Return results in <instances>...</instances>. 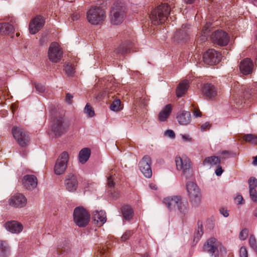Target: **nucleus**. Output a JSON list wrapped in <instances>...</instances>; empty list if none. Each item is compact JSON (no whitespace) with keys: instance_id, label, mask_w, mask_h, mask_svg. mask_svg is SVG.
Segmentation results:
<instances>
[{"instance_id":"nucleus-1","label":"nucleus","mask_w":257,"mask_h":257,"mask_svg":"<svg viewBox=\"0 0 257 257\" xmlns=\"http://www.w3.org/2000/svg\"><path fill=\"white\" fill-rule=\"evenodd\" d=\"M172 6L168 3H161L155 9H153L150 15V18L152 23L154 25H159L164 23L170 15Z\"/></svg>"},{"instance_id":"nucleus-2","label":"nucleus","mask_w":257,"mask_h":257,"mask_svg":"<svg viewBox=\"0 0 257 257\" xmlns=\"http://www.w3.org/2000/svg\"><path fill=\"white\" fill-rule=\"evenodd\" d=\"M110 13L111 23L114 25L120 24L126 17V6L121 2H117L114 4Z\"/></svg>"},{"instance_id":"nucleus-3","label":"nucleus","mask_w":257,"mask_h":257,"mask_svg":"<svg viewBox=\"0 0 257 257\" xmlns=\"http://www.w3.org/2000/svg\"><path fill=\"white\" fill-rule=\"evenodd\" d=\"M254 87V88H249L247 86H240L238 82H235L231 88L233 97L236 98L238 96L248 98L250 96L257 97V90H255V88H257V84Z\"/></svg>"},{"instance_id":"nucleus-4","label":"nucleus","mask_w":257,"mask_h":257,"mask_svg":"<svg viewBox=\"0 0 257 257\" xmlns=\"http://www.w3.org/2000/svg\"><path fill=\"white\" fill-rule=\"evenodd\" d=\"M105 18V11L100 7H93L87 13L88 21L92 25L100 24Z\"/></svg>"},{"instance_id":"nucleus-5","label":"nucleus","mask_w":257,"mask_h":257,"mask_svg":"<svg viewBox=\"0 0 257 257\" xmlns=\"http://www.w3.org/2000/svg\"><path fill=\"white\" fill-rule=\"evenodd\" d=\"M12 133L20 146L25 147L28 145L30 142L29 134L23 127L14 126L12 128Z\"/></svg>"},{"instance_id":"nucleus-6","label":"nucleus","mask_w":257,"mask_h":257,"mask_svg":"<svg viewBox=\"0 0 257 257\" xmlns=\"http://www.w3.org/2000/svg\"><path fill=\"white\" fill-rule=\"evenodd\" d=\"M175 162L177 169L181 171L186 179L190 178L193 175L190 160L186 156L176 157Z\"/></svg>"},{"instance_id":"nucleus-7","label":"nucleus","mask_w":257,"mask_h":257,"mask_svg":"<svg viewBox=\"0 0 257 257\" xmlns=\"http://www.w3.org/2000/svg\"><path fill=\"white\" fill-rule=\"evenodd\" d=\"M73 220L79 227H84L89 222V215L83 207H77L73 211Z\"/></svg>"},{"instance_id":"nucleus-8","label":"nucleus","mask_w":257,"mask_h":257,"mask_svg":"<svg viewBox=\"0 0 257 257\" xmlns=\"http://www.w3.org/2000/svg\"><path fill=\"white\" fill-rule=\"evenodd\" d=\"M186 189L190 201L194 205L198 206L201 198V194L198 186L194 182L188 181L186 183Z\"/></svg>"},{"instance_id":"nucleus-9","label":"nucleus","mask_w":257,"mask_h":257,"mask_svg":"<svg viewBox=\"0 0 257 257\" xmlns=\"http://www.w3.org/2000/svg\"><path fill=\"white\" fill-rule=\"evenodd\" d=\"M69 155L67 152H63L60 155L54 166V172L56 174L61 175L65 171Z\"/></svg>"},{"instance_id":"nucleus-10","label":"nucleus","mask_w":257,"mask_h":257,"mask_svg":"<svg viewBox=\"0 0 257 257\" xmlns=\"http://www.w3.org/2000/svg\"><path fill=\"white\" fill-rule=\"evenodd\" d=\"M48 54L49 59L52 62L57 63L61 59L63 52L57 43L53 42L49 47Z\"/></svg>"},{"instance_id":"nucleus-11","label":"nucleus","mask_w":257,"mask_h":257,"mask_svg":"<svg viewBox=\"0 0 257 257\" xmlns=\"http://www.w3.org/2000/svg\"><path fill=\"white\" fill-rule=\"evenodd\" d=\"M151 164V158L148 155L144 156L139 164L141 172L147 178H150L152 176Z\"/></svg>"},{"instance_id":"nucleus-12","label":"nucleus","mask_w":257,"mask_h":257,"mask_svg":"<svg viewBox=\"0 0 257 257\" xmlns=\"http://www.w3.org/2000/svg\"><path fill=\"white\" fill-rule=\"evenodd\" d=\"M211 38L214 44L221 46L227 45L229 41L228 34L222 30H217L213 32Z\"/></svg>"},{"instance_id":"nucleus-13","label":"nucleus","mask_w":257,"mask_h":257,"mask_svg":"<svg viewBox=\"0 0 257 257\" xmlns=\"http://www.w3.org/2000/svg\"><path fill=\"white\" fill-rule=\"evenodd\" d=\"M203 60L207 65L216 64L221 60V54L214 49H209L203 54Z\"/></svg>"},{"instance_id":"nucleus-14","label":"nucleus","mask_w":257,"mask_h":257,"mask_svg":"<svg viewBox=\"0 0 257 257\" xmlns=\"http://www.w3.org/2000/svg\"><path fill=\"white\" fill-rule=\"evenodd\" d=\"M219 243L216 238L212 237L208 239L203 245L205 251L210 254L211 257H218V246Z\"/></svg>"},{"instance_id":"nucleus-15","label":"nucleus","mask_w":257,"mask_h":257,"mask_svg":"<svg viewBox=\"0 0 257 257\" xmlns=\"http://www.w3.org/2000/svg\"><path fill=\"white\" fill-rule=\"evenodd\" d=\"M68 127V122L62 116L57 117L54 121L52 131L56 136H60L64 134Z\"/></svg>"},{"instance_id":"nucleus-16","label":"nucleus","mask_w":257,"mask_h":257,"mask_svg":"<svg viewBox=\"0 0 257 257\" xmlns=\"http://www.w3.org/2000/svg\"><path fill=\"white\" fill-rule=\"evenodd\" d=\"M9 204L16 208H23L26 206L27 199L21 193H18L12 196L9 201Z\"/></svg>"},{"instance_id":"nucleus-17","label":"nucleus","mask_w":257,"mask_h":257,"mask_svg":"<svg viewBox=\"0 0 257 257\" xmlns=\"http://www.w3.org/2000/svg\"><path fill=\"white\" fill-rule=\"evenodd\" d=\"M65 186L68 191L70 192L76 191L78 186L77 177L72 174H68L65 180Z\"/></svg>"},{"instance_id":"nucleus-18","label":"nucleus","mask_w":257,"mask_h":257,"mask_svg":"<svg viewBox=\"0 0 257 257\" xmlns=\"http://www.w3.org/2000/svg\"><path fill=\"white\" fill-rule=\"evenodd\" d=\"M45 21L43 17L37 16L33 19L29 24L30 33L35 34L43 26Z\"/></svg>"},{"instance_id":"nucleus-19","label":"nucleus","mask_w":257,"mask_h":257,"mask_svg":"<svg viewBox=\"0 0 257 257\" xmlns=\"http://www.w3.org/2000/svg\"><path fill=\"white\" fill-rule=\"evenodd\" d=\"M22 182L25 188L29 190H33L38 184L37 178L33 175H25L23 178Z\"/></svg>"},{"instance_id":"nucleus-20","label":"nucleus","mask_w":257,"mask_h":257,"mask_svg":"<svg viewBox=\"0 0 257 257\" xmlns=\"http://www.w3.org/2000/svg\"><path fill=\"white\" fill-rule=\"evenodd\" d=\"M181 198L180 196L168 197L163 199V202L170 211H175L177 208Z\"/></svg>"},{"instance_id":"nucleus-21","label":"nucleus","mask_w":257,"mask_h":257,"mask_svg":"<svg viewBox=\"0 0 257 257\" xmlns=\"http://www.w3.org/2000/svg\"><path fill=\"white\" fill-rule=\"evenodd\" d=\"M202 93L207 99H212L217 95V92L215 86L210 83H206L202 88Z\"/></svg>"},{"instance_id":"nucleus-22","label":"nucleus","mask_w":257,"mask_h":257,"mask_svg":"<svg viewBox=\"0 0 257 257\" xmlns=\"http://www.w3.org/2000/svg\"><path fill=\"white\" fill-rule=\"evenodd\" d=\"M253 64L249 58H245L241 61L239 64V69L244 75L250 74L253 70Z\"/></svg>"},{"instance_id":"nucleus-23","label":"nucleus","mask_w":257,"mask_h":257,"mask_svg":"<svg viewBox=\"0 0 257 257\" xmlns=\"http://www.w3.org/2000/svg\"><path fill=\"white\" fill-rule=\"evenodd\" d=\"M6 229L12 233H19L23 229V225L17 221H10L5 224Z\"/></svg>"},{"instance_id":"nucleus-24","label":"nucleus","mask_w":257,"mask_h":257,"mask_svg":"<svg viewBox=\"0 0 257 257\" xmlns=\"http://www.w3.org/2000/svg\"><path fill=\"white\" fill-rule=\"evenodd\" d=\"M186 26H182V28L176 31L174 36V40L178 43L186 42L189 38L188 32L184 29Z\"/></svg>"},{"instance_id":"nucleus-25","label":"nucleus","mask_w":257,"mask_h":257,"mask_svg":"<svg viewBox=\"0 0 257 257\" xmlns=\"http://www.w3.org/2000/svg\"><path fill=\"white\" fill-rule=\"evenodd\" d=\"M177 119L180 124L187 125L191 121V113L188 111H180L178 113Z\"/></svg>"},{"instance_id":"nucleus-26","label":"nucleus","mask_w":257,"mask_h":257,"mask_svg":"<svg viewBox=\"0 0 257 257\" xmlns=\"http://www.w3.org/2000/svg\"><path fill=\"white\" fill-rule=\"evenodd\" d=\"M92 218L94 221L96 222L97 225H101L106 221L105 212L103 210L99 211L95 210L93 212Z\"/></svg>"},{"instance_id":"nucleus-27","label":"nucleus","mask_w":257,"mask_h":257,"mask_svg":"<svg viewBox=\"0 0 257 257\" xmlns=\"http://www.w3.org/2000/svg\"><path fill=\"white\" fill-rule=\"evenodd\" d=\"M188 87L189 82L187 80H185L181 82L176 89V95L177 97H180L182 96L186 92Z\"/></svg>"},{"instance_id":"nucleus-28","label":"nucleus","mask_w":257,"mask_h":257,"mask_svg":"<svg viewBox=\"0 0 257 257\" xmlns=\"http://www.w3.org/2000/svg\"><path fill=\"white\" fill-rule=\"evenodd\" d=\"M172 111L171 104L166 105L160 112L158 116L159 120L161 121H165L168 118Z\"/></svg>"},{"instance_id":"nucleus-29","label":"nucleus","mask_w":257,"mask_h":257,"mask_svg":"<svg viewBox=\"0 0 257 257\" xmlns=\"http://www.w3.org/2000/svg\"><path fill=\"white\" fill-rule=\"evenodd\" d=\"M133 47V43L127 41L120 45L116 49V53L124 54L129 52Z\"/></svg>"},{"instance_id":"nucleus-30","label":"nucleus","mask_w":257,"mask_h":257,"mask_svg":"<svg viewBox=\"0 0 257 257\" xmlns=\"http://www.w3.org/2000/svg\"><path fill=\"white\" fill-rule=\"evenodd\" d=\"M91 154L90 150L87 148L82 149L79 153V162L83 164L89 159Z\"/></svg>"},{"instance_id":"nucleus-31","label":"nucleus","mask_w":257,"mask_h":257,"mask_svg":"<svg viewBox=\"0 0 257 257\" xmlns=\"http://www.w3.org/2000/svg\"><path fill=\"white\" fill-rule=\"evenodd\" d=\"M10 247L5 241H0V257H8L10 254Z\"/></svg>"},{"instance_id":"nucleus-32","label":"nucleus","mask_w":257,"mask_h":257,"mask_svg":"<svg viewBox=\"0 0 257 257\" xmlns=\"http://www.w3.org/2000/svg\"><path fill=\"white\" fill-rule=\"evenodd\" d=\"M220 163V158L215 156L207 157L203 162V165L204 166H219Z\"/></svg>"},{"instance_id":"nucleus-33","label":"nucleus","mask_w":257,"mask_h":257,"mask_svg":"<svg viewBox=\"0 0 257 257\" xmlns=\"http://www.w3.org/2000/svg\"><path fill=\"white\" fill-rule=\"evenodd\" d=\"M121 211L124 219L129 220L132 218L134 211L129 205L123 206L121 208Z\"/></svg>"},{"instance_id":"nucleus-34","label":"nucleus","mask_w":257,"mask_h":257,"mask_svg":"<svg viewBox=\"0 0 257 257\" xmlns=\"http://www.w3.org/2000/svg\"><path fill=\"white\" fill-rule=\"evenodd\" d=\"M13 27L9 23L0 24V34L8 35L13 32Z\"/></svg>"},{"instance_id":"nucleus-35","label":"nucleus","mask_w":257,"mask_h":257,"mask_svg":"<svg viewBox=\"0 0 257 257\" xmlns=\"http://www.w3.org/2000/svg\"><path fill=\"white\" fill-rule=\"evenodd\" d=\"M189 208V204L188 202L182 201V198H181L177 207V209L179 212L182 214H186L188 212Z\"/></svg>"},{"instance_id":"nucleus-36","label":"nucleus","mask_w":257,"mask_h":257,"mask_svg":"<svg viewBox=\"0 0 257 257\" xmlns=\"http://www.w3.org/2000/svg\"><path fill=\"white\" fill-rule=\"evenodd\" d=\"M243 139L246 142L250 143L252 144L255 145L257 144V136L249 134L245 135L243 137Z\"/></svg>"},{"instance_id":"nucleus-37","label":"nucleus","mask_w":257,"mask_h":257,"mask_svg":"<svg viewBox=\"0 0 257 257\" xmlns=\"http://www.w3.org/2000/svg\"><path fill=\"white\" fill-rule=\"evenodd\" d=\"M119 99L114 100L110 105V109L113 111H118L121 109Z\"/></svg>"},{"instance_id":"nucleus-38","label":"nucleus","mask_w":257,"mask_h":257,"mask_svg":"<svg viewBox=\"0 0 257 257\" xmlns=\"http://www.w3.org/2000/svg\"><path fill=\"white\" fill-rule=\"evenodd\" d=\"M211 24L210 23H207L206 25L203 27L202 29V33H203V35H202L201 36L200 40L203 41L205 42L207 40V36L206 34L208 33L209 31V28L211 27Z\"/></svg>"},{"instance_id":"nucleus-39","label":"nucleus","mask_w":257,"mask_h":257,"mask_svg":"<svg viewBox=\"0 0 257 257\" xmlns=\"http://www.w3.org/2000/svg\"><path fill=\"white\" fill-rule=\"evenodd\" d=\"M248 241L250 247L252 248L254 251L257 252L256 240L253 235H250Z\"/></svg>"},{"instance_id":"nucleus-40","label":"nucleus","mask_w":257,"mask_h":257,"mask_svg":"<svg viewBox=\"0 0 257 257\" xmlns=\"http://www.w3.org/2000/svg\"><path fill=\"white\" fill-rule=\"evenodd\" d=\"M84 111L85 113L87 114L89 117H92L94 115V111L89 103L86 104Z\"/></svg>"},{"instance_id":"nucleus-41","label":"nucleus","mask_w":257,"mask_h":257,"mask_svg":"<svg viewBox=\"0 0 257 257\" xmlns=\"http://www.w3.org/2000/svg\"><path fill=\"white\" fill-rule=\"evenodd\" d=\"M64 70L66 73L69 76H72L75 72V68L71 64H67L65 66Z\"/></svg>"},{"instance_id":"nucleus-42","label":"nucleus","mask_w":257,"mask_h":257,"mask_svg":"<svg viewBox=\"0 0 257 257\" xmlns=\"http://www.w3.org/2000/svg\"><path fill=\"white\" fill-rule=\"evenodd\" d=\"M250 197L252 201L257 202V192L253 187L249 188Z\"/></svg>"},{"instance_id":"nucleus-43","label":"nucleus","mask_w":257,"mask_h":257,"mask_svg":"<svg viewBox=\"0 0 257 257\" xmlns=\"http://www.w3.org/2000/svg\"><path fill=\"white\" fill-rule=\"evenodd\" d=\"M248 230L247 229H242L239 233V238L240 240H245L247 236H248Z\"/></svg>"},{"instance_id":"nucleus-44","label":"nucleus","mask_w":257,"mask_h":257,"mask_svg":"<svg viewBox=\"0 0 257 257\" xmlns=\"http://www.w3.org/2000/svg\"><path fill=\"white\" fill-rule=\"evenodd\" d=\"M133 234V232L131 230L126 231L121 237V240L125 241L128 239Z\"/></svg>"},{"instance_id":"nucleus-45","label":"nucleus","mask_w":257,"mask_h":257,"mask_svg":"<svg viewBox=\"0 0 257 257\" xmlns=\"http://www.w3.org/2000/svg\"><path fill=\"white\" fill-rule=\"evenodd\" d=\"M249 187H253L255 188L257 186V179L254 177H251L248 180Z\"/></svg>"},{"instance_id":"nucleus-46","label":"nucleus","mask_w":257,"mask_h":257,"mask_svg":"<svg viewBox=\"0 0 257 257\" xmlns=\"http://www.w3.org/2000/svg\"><path fill=\"white\" fill-rule=\"evenodd\" d=\"M240 257H248V253L246 247L241 246L239 250Z\"/></svg>"},{"instance_id":"nucleus-47","label":"nucleus","mask_w":257,"mask_h":257,"mask_svg":"<svg viewBox=\"0 0 257 257\" xmlns=\"http://www.w3.org/2000/svg\"><path fill=\"white\" fill-rule=\"evenodd\" d=\"M203 233L202 226L198 227L197 230L196 231L195 233V238L197 239H199L202 236Z\"/></svg>"},{"instance_id":"nucleus-48","label":"nucleus","mask_w":257,"mask_h":257,"mask_svg":"<svg viewBox=\"0 0 257 257\" xmlns=\"http://www.w3.org/2000/svg\"><path fill=\"white\" fill-rule=\"evenodd\" d=\"M35 86L37 91L40 93L44 92L45 90V87L41 84L35 83Z\"/></svg>"},{"instance_id":"nucleus-49","label":"nucleus","mask_w":257,"mask_h":257,"mask_svg":"<svg viewBox=\"0 0 257 257\" xmlns=\"http://www.w3.org/2000/svg\"><path fill=\"white\" fill-rule=\"evenodd\" d=\"M165 135L171 138L174 139L175 137V133L171 130H168L165 132Z\"/></svg>"},{"instance_id":"nucleus-50","label":"nucleus","mask_w":257,"mask_h":257,"mask_svg":"<svg viewBox=\"0 0 257 257\" xmlns=\"http://www.w3.org/2000/svg\"><path fill=\"white\" fill-rule=\"evenodd\" d=\"M107 185L109 187H112L114 185L112 175H110L107 178Z\"/></svg>"},{"instance_id":"nucleus-51","label":"nucleus","mask_w":257,"mask_h":257,"mask_svg":"<svg viewBox=\"0 0 257 257\" xmlns=\"http://www.w3.org/2000/svg\"><path fill=\"white\" fill-rule=\"evenodd\" d=\"M219 212L224 217H227L229 215L228 211L223 208H220Z\"/></svg>"},{"instance_id":"nucleus-52","label":"nucleus","mask_w":257,"mask_h":257,"mask_svg":"<svg viewBox=\"0 0 257 257\" xmlns=\"http://www.w3.org/2000/svg\"><path fill=\"white\" fill-rule=\"evenodd\" d=\"M193 115L196 117H199L201 116V112L199 109L197 108H194L193 112Z\"/></svg>"},{"instance_id":"nucleus-53","label":"nucleus","mask_w":257,"mask_h":257,"mask_svg":"<svg viewBox=\"0 0 257 257\" xmlns=\"http://www.w3.org/2000/svg\"><path fill=\"white\" fill-rule=\"evenodd\" d=\"M72 98L73 95L72 94L70 93H67L66 96L65 100L68 103L70 104L72 102Z\"/></svg>"},{"instance_id":"nucleus-54","label":"nucleus","mask_w":257,"mask_h":257,"mask_svg":"<svg viewBox=\"0 0 257 257\" xmlns=\"http://www.w3.org/2000/svg\"><path fill=\"white\" fill-rule=\"evenodd\" d=\"M218 166V168L215 170V174L217 176H220L221 175V174L223 173V170H222V168L220 166H219V165Z\"/></svg>"},{"instance_id":"nucleus-55","label":"nucleus","mask_w":257,"mask_h":257,"mask_svg":"<svg viewBox=\"0 0 257 257\" xmlns=\"http://www.w3.org/2000/svg\"><path fill=\"white\" fill-rule=\"evenodd\" d=\"M210 126V124L208 122H206L205 123H203L201 126V129L202 131H204L205 130V129L207 127H208Z\"/></svg>"},{"instance_id":"nucleus-56","label":"nucleus","mask_w":257,"mask_h":257,"mask_svg":"<svg viewBox=\"0 0 257 257\" xmlns=\"http://www.w3.org/2000/svg\"><path fill=\"white\" fill-rule=\"evenodd\" d=\"M182 138L183 139V140L185 141L190 142L191 141V138L189 137V136L188 135H181Z\"/></svg>"},{"instance_id":"nucleus-57","label":"nucleus","mask_w":257,"mask_h":257,"mask_svg":"<svg viewBox=\"0 0 257 257\" xmlns=\"http://www.w3.org/2000/svg\"><path fill=\"white\" fill-rule=\"evenodd\" d=\"M80 17V16L78 14H74L72 15L71 18L73 21H76Z\"/></svg>"},{"instance_id":"nucleus-58","label":"nucleus","mask_w":257,"mask_h":257,"mask_svg":"<svg viewBox=\"0 0 257 257\" xmlns=\"http://www.w3.org/2000/svg\"><path fill=\"white\" fill-rule=\"evenodd\" d=\"M46 41V38L45 37H42L40 40V43L41 45H43Z\"/></svg>"},{"instance_id":"nucleus-59","label":"nucleus","mask_w":257,"mask_h":257,"mask_svg":"<svg viewBox=\"0 0 257 257\" xmlns=\"http://www.w3.org/2000/svg\"><path fill=\"white\" fill-rule=\"evenodd\" d=\"M238 202V204H241V201L242 200V197L241 196H238L235 199Z\"/></svg>"},{"instance_id":"nucleus-60","label":"nucleus","mask_w":257,"mask_h":257,"mask_svg":"<svg viewBox=\"0 0 257 257\" xmlns=\"http://www.w3.org/2000/svg\"><path fill=\"white\" fill-rule=\"evenodd\" d=\"M184 2L186 3V4H193L195 0H183Z\"/></svg>"},{"instance_id":"nucleus-61","label":"nucleus","mask_w":257,"mask_h":257,"mask_svg":"<svg viewBox=\"0 0 257 257\" xmlns=\"http://www.w3.org/2000/svg\"><path fill=\"white\" fill-rule=\"evenodd\" d=\"M150 187L152 189L157 190V186L154 184H151L150 185Z\"/></svg>"},{"instance_id":"nucleus-62","label":"nucleus","mask_w":257,"mask_h":257,"mask_svg":"<svg viewBox=\"0 0 257 257\" xmlns=\"http://www.w3.org/2000/svg\"><path fill=\"white\" fill-rule=\"evenodd\" d=\"M253 164L254 165L257 166V155L253 157Z\"/></svg>"},{"instance_id":"nucleus-63","label":"nucleus","mask_w":257,"mask_h":257,"mask_svg":"<svg viewBox=\"0 0 257 257\" xmlns=\"http://www.w3.org/2000/svg\"><path fill=\"white\" fill-rule=\"evenodd\" d=\"M102 257H107V253H105V251L102 252Z\"/></svg>"},{"instance_id":"nucleus-64","label":"nucleus","mask_w":257,"mask_h":257,"mask_svg":"<svg viewBox=\"0 0 257 257\" xmlns=\"http://www.w3.org/2000/svg\"><path fill=\"white\" fill-rule=\"evenodd\" d=\"M253 214L255 217H257V208L254 210Z\"/></svg>"}]
</instances>
